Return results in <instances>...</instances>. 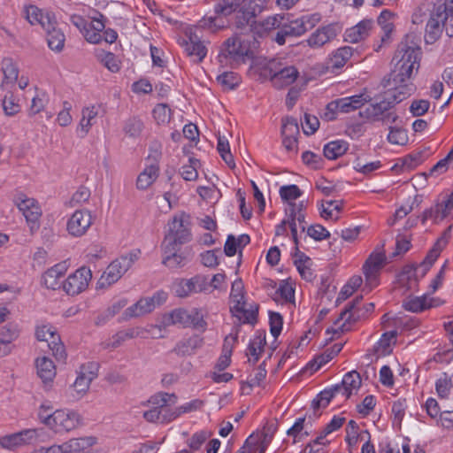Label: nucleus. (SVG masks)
<instances>
[{"label": "nucleus", "mask_w": 453, "mask_h": 453, "mask_svg": "<svg viewBox=\"0 0 453 453\" xmlns=\"http://www.w3.org/2000/svg\"><path fill=\"white\" fill-rule=\"evenodd\" d=\"M420 42V36L411 32L401 42L403 55L398 60V64H401L398 67V103L411 96L416 90L413 80L423 57Z\"/></svg>", "instance_id": "1"}, {"label": "nucleus", "mask_w": 453, "mask_h": 453, "mask_svg": "<svg viewBox=\"0 0 453 453\" xmlns=\"http://www.w3.org/2000/svg\"><path fill=\"white\" fill-rule=\"evenodd\" d=\"M257 42L254 37L251 39L234 35L228 38L223 44V49L219 58H230L235 62H244L245 58L253 57L252 47L256 45ZM222 62V59H220Z\"/></svg>", "instance_id": "2"}, {"label": "nucleus", "mask_w": 453, "mask_h": 453, "mask_svg": "<svg viewBox=\"0 0 453 453\" xmlns=\"http://www.w3.org/2000/svg\"><path fill=\"white\" fill-rule=\"evenodd\" d=\"M265 71L268 73L273 87L281 89L295 82L299 75L298 70L294 65H287L279 60H270Z\"/></svg>", "instance_id": "3"}, {"label": "nucleus", "mask_w": 453, "mask_h": 453, "mask_svg": "<svg viewBox=\"0 0 453 453\" xmlns=\"http://www.w3.org/2000/svg\"><path fill=\"white\" fill-rule=\"evenodd\" d=\"M169 230L165 234L163 244L180 246L190 242L191 231L189 216L181 214L174 216L168 223Z\"/></svg>", "instance_id": "4"}, {"label": "nucleus", "mask_w": 453, "mask_h": 453, "mask_svg": "<svg viewBox=\"0 0 453 453\" xmlns=\"http://www.w3.org/2000/svg\"><path fill=\"white\" fill-rule=\"evenodd\" d=\"M396 101V91L394 89H388L383 95L382 100L376 104H370L365 110L359 111V115L362 118L369 119H379L383 120L389 119L392 117V121L395 122L396 119L395 116H393L392 112L386 114V112L393 109L395 105Z\"/></svg>", "instance_id": "5"}, {"label": "nucleus", "mask_w": 453, "mask_h": 453, "mask_svg": "<svg viewBox=\"0 0 453 453\" xmlns=\"http://www.w3.org/2000/svg\"><path fill=\"white\" fill-rule=\"evenodd\" d=\"M45 425L56 433L74 429L80 421L79 415L74 411L57 410L51 415H42Z\"/></svg>", "instance_id": "6"}, {"label": "nucleus", "mask_w": 453, "mask_h": 453, "mask_svg": "<svg viewBox=\"0 0 453 453\" xmlns=\"http://www.w3.org/2000/svg\"><path fill=\"white\" fill-rule=\"evenodd\" d=\"M381 247H377L373 252L370 254L363 265V273L365 277L366 287L371 290L377 282V279L380 270L387 263V257Z\"/></svg>", "instance_id": "7"}, {"label": "nucleus", "mask_w": 453, "mask_h": 453, "mask_svg": "<svg viewBox=\"0 0 453 453\" xmlns=\"http://www.w3.org/2000/svg\"><path fill=\"white\" fill-rule=\"evenodd\" d=\"M35 337L38 341L48 342V346L56 359L62 361L65 359L66 353L64 344L61 342L60 336L53 326L50 325L36 326Z\"/></svg>", "instance_id": "8"}, {"label": "nucleus", "mask_w": 453, "mask_h": 453, "mask_svg": "<svg viewBox=\"0 0 453 453\" xmlns=\"http://www.w3.org/2000/svg\"><path fill=\"white\" fill-rule=\"evenodd\" d=\"M14 203L29 224L31 233H34L39 227L38 221L42 216L38 203L34 198L27 197L24 194L18 195Z\"/></svg>", "instance_id": "9"}, {"label": "nucleus", "mask_w": 453, "mask_h": 453, "mask_svg": "<svg viewBox=\"0 0 453 453\" xmlns=\"http://www.w3.org/2000/svg\"><path fill=\"white\" fill-rule=\"evenodd\" d=\"M239 4L234 0H219L214 7L216 16L204 18L201 22L203 27H207L213 31H218L226 27L223 17L231 15L237 10Z\"/></svg>", "instance_id": "10"}, {"label": "nucleus", "mask_w": 453, "mask_h": 453, "mask_svg": "<svg viewBox=\"0 0 453 453\" xmlns=\"http://www.w3.org/2000/svg\"><path fill=\"white\" fill-rule=\"evenodd\" d=\"M91 278V271L87 267H81L68 276L63 283V288L70 296L78 295L87 288Z\"/></svg>", "instance_id": "11"}, {"label": "nucleus", "mask_w": 453, "mask_h": 453, "mask_svg": "<svg viewBox=\"0 0 453 453\" xmlns=\"http://www.w3.org/2000/svg\"><path fill=\"white\" fill-rule=\"evenodd\" d=\"M99 365L90 362L82 365L75 381L73 384V389L81 395H84L89 389L91 382L98 376Z\"/></svg>", "instance_id": "12"}, {"label": "nucleus", "mask_w": 453, "mask_h": 453, "mask_svg": "<svg viewBox=\"0 0 453 453\" xmlns=\"http://www.w3.org/2000/svg\"><path fill=\"white\" fill-rule=\"evenodd\" d=\"M163 261L162 263L170 269H176L184 266L190 259L192 254L188 249L180 251L179 246L162 244Z\"/></svg>", "instance_id": "13"}, {"label": "nucleus", "mask_w": 453, "mask_h": 453, "mask_svg": "<svg viewBox=\"0 0 453 453\" xmlns=\"http://www.w3.org/2000/svg\"><path fill=\"white\" fill-rule=\"evenodd\" d=\"M299 134V127L297 119L293 117L282 119L281 135L282 143L285 149L289 152L297 151V135Z\"/></svg>", "instance_id": "14"}, {"label": "nucleus", "mask_w": 453, "mask_h": 453, "mask_svg": "<svg viewBox=\"0 0 453 453\" xmlns=\"http://www.w3.org/2000/svg\"><path fill=\"white\" fill-rule=\"evenodd\" d=\"M92 224V216L88 210H78L67 222V231L73 236H82Z\"/></svg>", "instance_id": "15"}, {"label": "nucleus", "mask_w": 453, "mask_h": 453, "mask_svg": "<svg viewBox=\"0 0 453 453\" xmlns=\"http://www.w3.org/2000/svg\"><path fill=\"white\" fill-rule=\"evenodd\" d=\"M341 32V27L333 23L318 28L307 40V43L311 48H319L334 40Z\"/></svg>", "instance_id": "16"}, {"label": "nucleus", "mask_w": 453, "mask_h": 453, "mask_svg": "<svg viewBox=\"0 0 453 453\" xmlns=\"http://www.w3.org/2000/svg\"><path fill=\"white\" fill-rule=\"evenodd\" d=\"M444 10L445 8L436 7L431 13L426 27L425 41L426 43L433 44L441 37L444 29L441 16V12Z\"/></svg>", "instance_id": "17"}, {"label": "nucleus", "mask_w": 453, "mask_h": 453, "mask_svg": "<svg viewBox=\"0 0 453 453\" xmlns=\"http://www.w3.org/2000/svg\"><path fill=\"white\" fill-rule=\"evenodd\" d=\"M307 30H309V27H305L303 21L300 20V19L288 23H281V27L278 30L274 40L279 45H283L288 37L300 36Z\"/></svg>", "instance_id": "18"}, {"label": "nucleus", "mask_w": 453, "mask_h": 453, "mask_svg": "<svg viewBox=\"0 0 453 453\" xmlns=\"http://www.w3.org/2000/svg\"><path fill=\"white\" fill-rule=\"evenodd\" d=\"M42 28L47 34L48 46L57 52H60L65 45V37L63 32L57 27L56 18L50 19L47 18V23H42Z\"/></svg>", "instance_id": "19"}, {"label": "nucleus", "mask_w": 453, "mask_h": 453, "mask_svg": "<svg viewBox=\"0 0 453 453\" xmlns=\"http://www.w3.org/2000/svg\"><path fill=\"white\" fill-rule=\"evenodd\" d=\"M372 19H364L356 26L347 29L344 34V41L349 43H357L365 40L372 27Z\"/></svg>", "instance_id": "20"}, {"label": "nucleus", "mask_w": 453, "mask_h": 453, "mask_svg": "<svg viewBox=\"0 0 453 453\" xmlns=\"http://www.w3.org/2000/svg\"><path fill=\"white\" fill-rule=\"evenodd\" d=\"M35 436V430L27 429L2 437L0 439V445L4 449H12L15 447L30 442Z\"/></svg>", "instance_id": "21"}, {"label": "nucleus", "mask_w": 453, "mask_h": 453, "mask_svg": "<svg viewBox=\"0 0 453 453\" xmlns=\"http://www.w3.org/2000/svg\"><path fill=\"white\" fill-rule=\"evenodd\" d=\"M418 266L415 264L404 265L398 273V288H404L406 290H414L418 288V278L417 275Z\"/></svg>", "instance_id": "22"}, {"label": "nucleus", "mask_w": 453, "mask_h": 453, "mask_svg": "<svg viewBox=\"0 0 453 453\" xmlns=\"http://www.w3.org/2000/svg\"><path fill=\"white\" fill-rule=\"evenodd\" d=\"M20 330L16 324L9 323L0 328V345H3V356H8L12 353L13 347L11 343L19 336Z\"/></svg>", "instance_id": "23"}, {"label": "nucleus", "mask_w": 453, "mask_h": 453, "mask_svg": "<svg viewBox=\"0 0 453 453\" xmlns=\"http://www.w3.org/2000/svg\"><path fill=\"white\" fill-rule=\"evenodd\" d=\"M181 45L195 63H200L207 54L206 47L196 35H190L188 41L184 40Z\"/></svg>", "instance_id": "24"}, {"label": "nucleus", "mask_w": 453, "mask_h": 453, "mask_svg": "<svg viewBox=\"0 0 453 453\" xmlns=\"http://www.w3.org/2000/svg\"><path fill=\"white\" fill-rule=\"evenodd\" d=\"M395 14L388 10H384L378 17V24L383 31L380 42L381 43L375 49L376 51L381 48L382 45L391 42V34L394 31L395 24Z\"/></svg>", "instance_id": "25"}, {"label": "nucleus", "mask_w": 453, "mask_h": 453, "mask_svg": "<svg viewBox=\"0 0 453 453\" xmlns=\"http://www.w3.org/2000/svg\"><path fill=\"white\" fill-rule=\"evenodd\" d=\"M155 309L154 297L141 298L136 303L128 307L123 313L125 319L140 317Z\"/></svg>", "instance_id": "26"}, {"label": "nucleus", "mask_w": 453, "mask_h": 453, "mask_svg": "<svg viewBox=\"0 0 453 453\" xmlns=\"http://www.w3.org/2000/svg\"><path fill=\"white\" fill-rule=\"evenodd\" d=\"M396 344V330L384 333L373 348V352L379 357H385L393 353Z\"/></svg>", "instance_id": "27"}, {"label": "nucleus", "mask_w": 453, "mask_h": 453, "mask_svg": "<svg viewBox=\"0 0 453 453\" xmlns=\"http://www.w3.org/2000/svg\"><path fill=\"white\" fill-rule=\"evenodd\" d=\"M66 267L64 264H58L52 266L42 274V282L47 288H59L60 279L65 275Z\"/></svg>", "instance_id": "28"}, {"label": "nucleus", "mask_w": 453, "mask_h": 453, "mask_svg": "<svg viewBox=\"0 0 453 453\" xmlns=\"http://www.w3.org/2000/svg\"><path fill=\"white\" fill-rule=\"evenodd\" d=\"M451 215H453V207L444 200L441 203H437L434 207L426 210L422 220L434 219L437 222Z\"/></svg>", "instance_id": "29"}, {"label": "nucleus", "mask_w": 453, "mask_h": 453, "mask_svg": "<svg viewBox=\"0 0 453 453\" xmlns=\"http://www.w3.org/2000/svg\"><path fill=\"white\" fill-rule=\"evenodd\" d=\"M203 344V338L198 335H193L184 339L177 343L173 351L179 356L193 355Z\"/></svg>", "instance_id": "30"}, {"label": "nucleus", "mask_w": 453, "mask_h": 453, "mask_svg": "<svg viewBox=\"0 0 453 453\" xmlns=\"http://www.w3.org/2000/svg\"><path fill=\"white\" fill-rule=\"evenodd\" d=\"M94 443V438L83 437L71 439L60 446L62 448V453H87L86 449Z\"/></svg>", "instance_id": "31"}, {"label": "nucleus", "mask_w": 453, "mask_h": 453, "mask_svg": "<svg viewBox=\"0 0 453 453\" xmlns=\"http://www.w3.org/2000/svg\"><path fill=\"white\" fill-rule=\"evenodd\" d=\"M37 374L43 383L51 382L56 376V368L53 361L46 357L36 360Z\"/></svg>", "instance_id": "32"}, {"label": "nucleus", "mask_w": 453, "mask_h": 453, "mask_svg": "<svg viewBox=\"0 0 453 453\" xmlns=\"http://www.w3.org/2000/svg\"><path fill=\"white\" fill-rule=\"evenodd\" d=\"M158 165L151 164L147 166L139 175L136 180L138 189L144 190L148 188L158 177Z\"/></svg>", "instance_id": "33"}, {"label": "nucleus", "mask_w": 453, "mask_h": 453, "mask_svg": "<svg viewBox=\"0 0 453 453\" xmlns=\"http://www.w3.org/2000/svg\"><path fill=\"white\" fill-rule=\"evenodd\" d=\"M374 309V304L372 303H367L364 305V307L358 308L356 311H353V313H349L348 318H346L345 323H343L338 329H327L326 333L330 334L333 332L334 334H337L338 330H341L342 332L349 330V327H346V323H354L361 319L365 318L369 313H371Z\"/></svg>", "instance_id": "34"}, {"label": "nucleus", "mask_w": 453, "mask_h": 453, "mask_svg": "<svg viewBox=\"0 0 453 453\" xmlns=\"http://www.w3.org/2000/svg\"><path fill=\"white\" fill-rule=\"evenodd\" d=\"M361 376L357 371L347 372L342 381L343 386V395L349 399L353 392H357L361 386Z\"/></svg>", "instance_id": "35"}, {"label": "nucleus", "mask_w": 453, "mask_h": 453, "mask_svg": "<svg viewBox=\"0 0 453 453\" xmlns=\"http://www.w3.org/2000/svg\"><path fill=\"white\" fill-rule=\"evenodd\" d=\"M140 250H134L127 254L122 255L114 259L111 264L117 267L122 274L126 273L133 265L139 259Z\"/></svg>", "instance_id": "36"}, {"label": "nucleus", "mask_w": 453, "mask_h": 453, "mask_svg": "<svg viewBox=\"0 0 453 453\" xmlns=\"http://www.w3.org/2000/svg\"><path fill=\"white\" fill-rule=\"evenodd\" d=\"M265 343L266 342L265 334H259L250 342L246 352V355L250 357L249 358L250 363L254 365L258 361Z\"/></svg>", "instance_id": "37"}, {"label": "nucleus", "mask_w": 453, "mask_h": 453, "mask_svg": "<svg viewBox=\"0 0 453 453\" xmlns=\"http://www.w3.org/2000/svg\"><path fill=\"white\" fill-rule=\"evenodd\" d=\"M2 71L4 73V81L1 84V88L4 89L9 83L14 85L18 80L19 69L12 58H7L3 59Z\"/></svg>", "instance_id": "38"}, {"label": "nucleus", "mask_w": 453, "mask_h": 453, "mask_svg": "<svg viewBox=\"0 0 453 453\" xmlns=\"http://www.w3.org/2000/svg\"><path fill=\"white\" fill-rule=\"evenodd\" d=\"M342 349V343L334 344L330 349H326L324 353L317 356L311 362L310 366L314 371L319 370L323 365L329 362L335 356H337Z\"/></svg>", "instance_id": "39"}, {"label": "nucleus", "mask_w": 453, "mask_h": 453, "mask_svg": "<svg viewBox=\"0 0 453 453\" xmlns=\"http://www.w3.org/2000/svg\"><path fill=\"white\" fill-rule=\"evenodd\" d=\"M353 55V49L349 46L341 47L336 50L330 58V65L333 69L342 68Z\"/></svg>", "instance_id": "40"}, {"label": "nucleus", "mask_w": 453, "mask_h": 453, "mask_svg": "<svg viewBox=\"0 0 453 453\" xmlns=\"http://www.w3.org/2000/svg\"><path fill=\"white\" fill-rule=\"evenodd\" d=\"M212 433L205 430L195 433L188 441L189 449H182L177 453H195L211 436Z\"/></svg>", "instance_id": "41"}, {"label": "nucleus", "mask_w": 453, "mask_h": 453, "mask_svg": "<svg viewBox=\"0 0 453 453\" xmlns=\"http://www.w3.org/2000/svg\"><path fill=\"white\" fill-rule=\"evenodd\" d=\"M349 148L348 142L342 140L330 142L324 147V156L328 159H336L343 155Z\"/></svg>", "instance_id": "42"}, {"label": "nucleus", "mask_w": 453, "mask_h": 453, "mask_svg": "<svg viewBox=\"0 0 453 453\" xmlns=\"http://www.w3.org/2000/svg\"><path fill=\"white\" fill-rule=\"evenodd\" d=\"M230 298L234 303L231 307V311L234 310H242L243 308V298H244V285L241 279L235 280L231 288Z\"/></svg>", "instance_id": "43"}, {"label": "nucleus", "mask_w": 453, "mask_h": 453, "mask_svg": "<svg viewBox=\"0 0 453 453\" xmlns=\"http://www.w3.org/2000/svg\"><path fill=\"white\" fill-rule=\"evenodd\" d=\"M144 129L143 121L136 116L128 118L123 126V131L128 137H139Z\"/></svg>", "instance_id": "44"}, {"label": "nucleus", "mask_w": 453, "mask_h": 453, "mask_svg": "<svg viewBox=\"0 0 453 453\" xmlns=\"http://www.w3.org/2000/svg\"><path fill=\"white\" fill-rule=\"evenodd\" d=\"M25 13L26 19L31 25L40 24L42 27V23H47V18H50V19H55L54 14L50 12L43 14L41 10L34 5L27 7Z\"/></svg>", "instance_id": "45"}, {"label": "nucleus", "mask_w": 453, "mask_h": 453, "mask_svg": "<svg viewBox=\"0 0 453 453\" xmlns=\"http://www.w3.org/2000/svg\"><path fill=\"white\" fill-rule=\"evenodd\" d=\"M422 162V152L414 151L403 158H398V171L409 172L415 169Z\"/></svg>", "instance_id": "46"}, {"label": "nucleus", "mask_w": 453, "mask_h": 453, "mask_svg": "<svg viewBox=\"0 0 453 453\" xmlns=\"http://www.w3.org/2000/svg\"><path fill=\"white\" fill-rule=\"evenodd\" d=\"M177 402V395L175 394H168L165 392H159L152 395L149 403L154 405L153 408L163 410L164 408L175 404Z\"/></svg>", "instance_id": "47"}, {"label": "nucleus", "mask_w": 453, "mask_h": 453, "mask_svg": "<svg viewBox=\"0 0 453 453\" xmlns=\"http://www.w3.org/2000/svg\"><path fill=\"white\" fill-rule=\"evenodd\" d=\"M403 307L411 312H420L430 308L431 305L427 304L426 296L420 297L410 296L403 300Z\"/></svg>", "instance_id": "48"}, {"label": "nucleus", "mask_w": 453, "mask_h": 453, "mask_svg": "<svg viewBox=\"0 0 453 453\" xmlns=\"http://www.w3.org/2000/svg\"><path fill=\"white\" fill-rule=\"evenodd\" d=\"M295 265L303 279L311 281L313 278V273L309 267L308 264L311 262L310 257L303 253H296Z\"/></svg>", "instance_id": "49"}, {"label": "nucleus", "mask_w": 453, "mask_h": 453, "mask_svg": "<svg viewBox=\"0 0 453 453\" xmlns=\"http://www.w3.org/2000/svg\"><path fill=\"white\" fill-rule=\"evenodd\" d=\"M443 242H436L434 245V247L430 250L425 259L420 265V267L423 268L421 277H423L426 272L429 270V268L432 266V265L434 263V261L439 257L440 253L443 250Z\"/></svg>", "instance_id": "50"}, {"label": "nucleus", "mask_w": 453, "mask_h": 453, "mask_svg": "<svg viewBox=\"0 0 453 453\" xmlns=\"http://www.w3.org/2000/svg\"><path fill=\"white\" fill-rule=\"evenodd\" d=\"M122 276L120 271L111 263L101 276L99 284L101 287L110 286L117 282Z\"/></svg>", "instance_id": "51"}, {"label": "nucleus", "mask_w": 453, "mask_h": 453, "mask_svg": "<svg viewBox=\"0 0 453 453\" xmlns=\"http://www.w3.org/2000/svg\"><path fill=\"white\" fill-rule=\"evenodd\" d=\"M122 276L120 271L111 263L101 276L99 284L101 287L110 286L117 282Z\"/></svg>", "instance_id": "52"}, {"label": "nucleus", "mask_w": 453, "mask_h": 453, "mask_svg": "<svg viewBox=\"0 0 453 453\" xmlns=\"http://www.w3.org/2000/svg\"><path fill=\"white\" fill-rule=\"evenodd\" d=\"M217 149L225 163L231 168L235 166L234 157L230 152V146L227 139L223 136L218 137Z\"/></svg>", "instance_id": "53"}, {"label": "nucleus", "mask_w": 453, "mask_h": 453, "mask_svg": "<svg viewBox=\"0 0 453 453\" xmlns=\"http://www.w3.org/2000/svg\"><path fill=\"white\" fill-rule=\"evenodd\" d=\"M82 118L80 121L81 130L86 134L91 126L93 125V119L97 116L98 111L96 106L86 107L82 110Z\"/></svg>", "instance_id": "54"}, {"label": "nucleus", "mask_w": 453, "mask_h": 453, "mask_svg": "<svg viewBox=\"0 0 453 453\" xmlns=\"http://www.w3.org/2000/svg\"><path fill=\"white\" fill-rule=\"evenodd\" d=\"M223 89L231 90L235 88L240 83L239 76L233 72H225L217 78Z\"/></svg>", "instance_id": "55"}, {"label": "nucleus", "mask_w": 453, "mask_h": 453, "mask_svg": "<svg viewBox=\"0 0 453 453\" xmlns=\"http://www.w3.org/2000/svg\"><path fill=\"white\" fill-rule=\"evenodd\" d=\"M278 429V425L275 422L268 423L264 426L262 433L261 450L259 453H264L265 448L270 444L274 434Z\"/></svg>", "instance_id": "56"}, {"label": "nucleus", "mask_w": 453, "mask_h": 453, "mask_svg": "<svg viewBox=\"0 0 453 453\" xmlns=\"http://www.w3.org/2000/svg\"><path fill=\"white\" fill-rule=\"evenodd\" d=\"M153 116L158 124H165L171 119V109L167 104H158L153 110Z\"/></svg>", "instance_id": "57"}, {"label": "nucleus", "mask_w": 453, "mask_h": 453, "mask_svg": "<svg viewBox=\"0 0 453 453\" xmlns=\"http://www.w3.org/2000/svg\"><path fill=\"white\" fill-rule=\"evenodd\" d=\"M302 195L301 189L296 185L282 186L280 188V196L282 200L288 201V203L292 200H296Z\"/></svg>", "instance_id": "58"}, {"label": "nucleus", "mask_w": 453, "mask_h": 453, "mask_svg": "<svg viewBox=\"0 0 453 453\" xmlns=\"http://www.w3.org/2000/svg\"><path fill=\"white\" fill-rule=\"evenodd\" d=\"M188 319L185 326H193L196 329L204 330L206 322L203 319V315L197 310H192L188 312Z\"/></svg>", "instance_id": "59"}, {"label": "nucleus", "mask_w": 453, "mask_h": 453, "mask_svg": "<svg viewBox=\"0 0 453 453\" xmlns=\"http://www.w3.org/2000/svg\"><path fill=\"white\" fill-rule=\"evenodd\" d=\"M199 165V160L196 158H189V165L181 167L180 174L186 180H195L197 176L196 167Z\"/></svg>", "instance_id": "60"}, {"label": "nucleus", "mask_w": 453, "mask_h": 453, "mask_svg": "<svg viewBox=\"0 0 453 453\" xmlns=\"http://www.w3.org/2000/svg\"><path fill=\"white\" fill-rule=\"evenodd\" d=\"M270 331L274 338H277L282 330L283 319L279 312L270 311Z\"/></svg>", "instance_id": "61"}, {"label": "nucleus", "mask_w": 453, "mask_h": 453, "mask_svg": "<svg viewBox=\"0 0 453 453\" xmlns=\"http://www.w3.org/2000/svg\"><path fill=\"white\" fill-rule=\"evenodd\" d=\"M256 22L255 18H252L250 14H246V11L240 7L235 17V25L238 28L242 29L246 27H253Z\"/></svg>", "instance_id": "62"}, {"label": "nucleus", "mask_w": 453, "mask_h": 453, "mask_svg": "<svg viewBox=\"0 0 453 453\" xmlns=\"http://www.w3.org/2000/svg\"><path fill=\"white\" fill-rule=\"evenodd\" d=\"M333 397L332 392L328 391L327 388L321 391L317 398L312 401L311 406L314 411L319 408H326Z\"/></svg>", "instance_id": "63"}, {"label": "nucleus", "mask_w": 453, "mask_h": 453, "mask_svg": "<svg viewBox=\"0 0 453 453\" xmlns=\"http://www.w3.org/2000/svg\"><path fill=\"white\" fill-rule=\"evenodd\" d=\"M307 234L316 241H322L330 237V233L321 225H312L308 227Z\"/></svg>", "instance_id": "64"}]
</instances>
